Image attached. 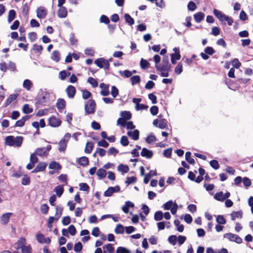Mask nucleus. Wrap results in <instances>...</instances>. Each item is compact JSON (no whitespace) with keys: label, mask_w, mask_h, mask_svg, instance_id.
<instances>
[{"label":"nucleus","mask_w":253,"mask_h":253,"mask_svg":"<svg viewBox=\"0 0 253 253\" xmlns=\"http://www.w3.org/2000/svg\"><path fill=\"white\" fill-rule=\"evenodd\" d=\"M71 138V134L67 133L65 134L63 138L59 142L58 150L59 152H65L67 147V143Z\"/></svg>","instance_id":"nucleus-1"},{"label":"nucleus","mask_w":253,"mask_h":253,"mask_svg":"<svg viewBox=\"0 0 253 253\" xmlns=\"http://www.w3.org/2000/svg\"><path fill=\"white\" fill-rule=\"evenodd\" d=\"M155 67L158 71H170L171 65L169 64L168 58L165 57L163 59L160 65H156Z\"/></svg>","instance_id":"nucleus-2"},{"label":"nucleus","mask_w":253,"mask_h":253,"mask_svg":"<svg viewBox=\"0 0 253 253\" xmlns=\"http://www.w3.org/2000/svg\"><path fill=\"white\" fill-rule=\"evenodd\" d=\"M50 94L47 91H42L39 95L38 102L39 104L45 105L49 101Z\"/></svg>","instance_id":"nucleus-3"},{"label":"nucleus","mask_w":253,"mask_h":253,"mask_svg":"<svg viewBox=\"0 0 253 253\" xmlns=\"http://www.w3.org/2000/svg\"><path fill=\"white\" fill-rule=\"evenodd\" d=\"M96 104L94 100H89L86 102L84 106L85 112L87 114H93L95 112Z\"/></svg>","instance_id":"nucleus-4"},{"label":"nucleus","mask_w":253,"mask_h":253,"mask_svg":"<svg viewBox=\"0 0 253 253\" xmlns=\"http://www.w3.org/2000/svg\"><path fill=\"white\" fill-rule=\"evenodd\" d=\"M94 63L100 68L109 70L110 64L109 61L104 58H99L95 60Z\"/></svg>","instance_id":"nucleus-5"},{"label":"nucleus","mask_w":253,"mask_h":253,"mask_svg":"<svg viewBox=\"0 0 253 253\" xmlns=\"http://www.w3.org/2000/svg\"><path fill=\"white\" fill-rule=\"evenodd\" d=\"M224 238H227L230 241L235 242L237 244H241L243 240L238 235L231 233H226L223 235Z\"/></svg>","instance_id":"nucleus-6"},{"label":"nucleus","mask_w":253,"mask_h":253,"mask_svg":"<svg viewBox=\"0 0 253 253\" xmlns=\"http://www.w3.org/2000/svg\"><path fill=\"white\" fill-rule=\"evenodd\" d=\"M120 188L119 186H116L115 187H110L105 191L104 193V196L105 197H110L115 192H118L120 191Z\"/></svg>","instance_id":"nucleus-7"},{"label":"nucleus","mask_w":253,"mask_h":253,"mask_svg":"<svg viewBox=\"0 0 253 253\" xmlns=\"http://www.w3.org/2000/svg\"><path fill=\"white\" fill-rule=\"evenodd\" d=\"M61 124V121L55 117L52 116L48 119V125L52 127H58Z\"/></svg>","instance_id":"nucleus-8"},{"label":"nucleus","mask_w":253,"mask_h":253,"mask_svg":"<svg viewBox=\"0 0 253 253\" xmlns=\"http://www.w3.org/2000/svg\"><path fill=\"white\" fill-rule=\"evenodd\" d=\"M36 239L38 242L41 244H49L51 242V240L49 238H46L43 234L40 233L37 235Z\"/></svg>","instance_id":"nucleus-9"},{"label":"nucleus","mask_w":253,"mask_h":253,"mask_svg":"<svg viewBox=\"0 0 253 253\" xmlns=\"http://www.w3.org/2000/svg\"><path fill=\"white\" fill-rule=\"evenodd\" d=\"M47 166V164L45 162H40L36 168L32 171V173H36L40 171H42L45 170Z\"/></svg>","instance_id":"nucleus-10"},{"label":"nucleus","mask_w":253,"mask_h":253,"mask_svg":"<svg viewBox=\"0 0 253 253\" xmlns=\"http://www.w3.org/2000/svg\"><path fill=\"white\" fill-rule=\"evenodd\" d=\"M100 87L101 88L100 94L103 96H107L109 94V84L101 83L99 85Z\"/></svg>","instance_id":"nucleus-11"},{"label":"nucleus","mask_w":253,"mask_h":253,"mask_svg":"<svg viewBox=\"0 0 253 253\" xmlns=\"http://www.w3.org/2000/svg\"><path fill=\"white\" fill-rule=\"evenodd\" d=\"M127 134L134 140H137L139 139V131L137 129H135L133 131H128Z\"/></svg>","instance_id":"nucleus-12"},{"label":"nucleus","mask_w":253,"mask_h":253,"mask_svg":"<svg viewBox=\"0 0 253 253\" xmlns=\"http://www.w3.org/2000/svg\"><path fill=\"white\" fill-rule=\"evenodd\" d=\"M76 88L72 86L69 85L66 89V92L68 95V96L70 98H73L76 93Z\"/></svg>","instance_id":"nucleus-13"},{"label":"nucleus","mask_w":253,"mask_h":253,"mask_svg":"<svg viewBox=\"0 0 253 253\" xmlns=\"http://www.w3.org/2000/svg\"><path fill=\"white\" fill-rule=\"evenodd\" d=\"M141 155L142 157H145L147 159H150L153 155V153L151 150H150L146 148H143L141 152Z\"/></svg>","instance_id":"nucleus-14"},{"label":"nucleus","mask_w":253,"mask_h":253,"mask_svg":"<svg viewBox=\"0 0 253 253\" xmlns=\"http://www.w3.org/2000/svg\"><path fill=\"white\" fill-rule=\"evenodd\" d=\"M214 15L221 21L223 22L225 20L227 15L222 13L220 11L214 9L213 10Z\"/></svg>","instance_id":"nucleus-15"},{"label":"nucleus","mask_w":253,"mask_h":253,"mask_svg":"<svg viewBox=\"0 0 253 253\" xmlns=\"http://www.w3.org/2000/svg\"><path fill=\"white\" fill-rule=\"evenodd\" d=\"M12 213L7 212L3 214L0 218L1 222L3 225H6L9 222L10 216L12 215Z\"/></svg>","instance_id":"nucleus-16"},{"label":"nucleus","mask_w":253,"mask_h":253,"mask_svg":"<svg viewBox=\"0 0 253 253\" xmlns=\"http://www.w3.org/2000/svg\"><path fill=\"white\" fill-rule=\"evenodd\" d=\"M30 118L28 115L23 117L21 119L16 121L15 123V126L16 127H22L24 126L25 123Z\"/></svg>","instance_id":"nucleus-17"},{"label":"nucleus","mask_w":253,"mask_h":253,"mask_svg":"<svg viewBox=\"0 0 253 253\" xmlns=\"http://www.w3.org/2000/svg\"><path fill=\"white\" fill-rule=\"evenodd\" d=\"M205 14L202 12H198L194 14V18L197 23L201 22L205 17Z\"/></svg>","instance_id":"nucleus-18"},{"label":"nucleus","mask_w":253,"mask_h":253,"mask_svg":"<svg viewBox=\"0 0 253 253\" xmlns=\"http://www.w3.org/2000/svg\"><path fill=\"white\" fill-rule=\"evenodd\" d=\"M134 206V205L133 203L130 201H126L125 205L122 207V209L125 213H127L129 208H133Z\"/></svg>","instance_id":"nucleus-19"},{"label":"nucleus","mask_w":253,"mask_h":253,"mask_svg":"<svg viewBox=\"0 0 253 253\" xmlns=\"http://www.w3.org/2000/svg\"><path fill=\"white\" fill-rule=\"evenodd\" d=\"M57 14L60 18H65L67 15V10L65 7H60Z\"/></svg>","instance_id":"nucleus-20"},{"label":"nucleus","mask_w":253,"mask_h":253,"mask_svg":"<svg viewBox=\"0 0 253 253\" xmlns=\"http://www.w3.org/2000/svg\"><path fill=\"white\" fill-rule=\"evenodd\" d=\"M157 175V172L156 170H150L148 173H147L144 178V183L145 184H147L151 177L153 176H156Z\"/></svg>","instance_id":"nucleus-21"},{"label":"nucleus","mask_w":253,"mask_h":253,"mask_svg":"<svg viewBox=\"0 0 253 253\" xmlns=\"http://www.w3.org/2000/svg\"><path fill=\"white\" fill-rule=\"evenodd\" d=\"M37 17L39 18H44L45 17L47 13L43 8H38L37 10Z\"/></svg>","instance_id":"nucleus-22"},{"label":"nucleus","mask_w":253,"mask_h":253,"mask_svg":"<svg viewBox=\"0 0 253 253\" xmlns=\"http://www.w3.org/2000/svg\"><path fill=\"white\" fill-rule=\"evenodd\" d=\"M17 97V94H10L6 100L4 107L8 106L12 102L16 100Z\"/></svg>","instance_id":"nucleus-23"},{"label":"nucleus","mask_w":253,"mask_h":253,"mask_svg":"<svg viewBox=\"0 0 253 253\" xmlns=\"http://www.w3.org/2000/svg\"><path fill=\"white\" fill-rule=\"evenodd\" d=\"M51 59L52 60L58 62L60 59V54L59 52L57 50L53 51L51 55Z\"/></svg>","instance_id":"nucleus-24"},{"label":"nucleus","mask_w":253,"mask_h":253,"mask_svg":"<svg viewBox=\"0 0 253 253\" xmlns=\"http://www.w3.org/2000/svg\"><path fill=\"white\" fill-rule=\"evenodd\" d=\"M78 162L79 165H80L83 167H85L88 165L89 160H88V158H87L85 156H84V157H82L80 158H79Z\"/></svg>","instance_id":"nucleus-25"},{"label":"nucleus","mask_w":253,"mask_h":253,"mask_svg":"<svg viewBox=\"0 0 253 253\" xmlns=\"http://www.w3.org/2000/svg\"><path fill=\"white\" fill-rule=\"evenodd\" d=\"M243 212L241 211H233L231 213V220H234L236 218H241L242 217Z\"/></svg>","instance_id":"nucleus-26"},{"label":"nucleus","mask_w":253,"mask_h":253,"mask_svg":"<svg viewBox=\"0 0 253 253\" xmlns=\"http://www.w3.org/2000/svg\"><path fill=\"white\" fill-rule=\"evenodd\" d=\"M23 138L22 136L14 137V146L20 147L21 146Z\"/></svg>","instance_id":"nucleus-27"},{"label":"nucleus","mask_w":253,"mask_h":253,"mask_svg":"<svg viewBox=\"0 0 253 253\" xmlns=\"http://www.w3.org/2000/svg\"><path fill=\"white\" fill-rule=\"evenodd\" d=\"M54 191L56 193L58 197H60L64 192V188L63 186L58 185L55 187Z\"/></svg>","instance_id":"nucleus-28"},{"label":"nucleus","mask_w":253,"mask_h":253,"mask_svg":"<svg viewBox=\"0 0 253 253\" xmlns=\"http://www.w3.org/2000/svg\"><path fill=\"white\" fill-rule=\"evenodd\" d=\"M96 174L99 179H101L106 177V171L104 169L100 168L97 170Z\"/></svg>","instance_id":"nucleus-29"},{"label":"nucleus","mask_w":253,"mask_h":253,"mask_svg":"<svg viewBox=\"0 0 253 253\" xmlns=\"http://www.w3.org/2000/svg\"><path fill=\"white\" fill-rule=\"evenodd\" d=\"M32 85L33 84L30 80L26 79L24 81L23 84V87L26 89L27 90H30L32 88Z\"/></svg>","instance_id":"nucleus-30"},{"label":"nucleus","mask_w":253,"mask_h":253,"mask_svg":"<svg viewBox=\"0 0 253 253\" xmlns=\"http://www.w3.org/2000/svg\"><path fill=\"white\" fill-rule=\"evenodd\" d=\"M25 240L24 238L20 239L16 244L15 248L17 249H22L23 247H25Z\"/></svg>","instance_id":"nucleus-31"},{"label":"nucleus","mask_w":253,"mask_h":253,"mask_svg":"<svg viewBox=\"0 0 253 253\" xmlns=\"http://www.w3.org/2000/svg\"><path fill=\"white\" fill-rule=\"evenodd\" d=\"M56 210L55 218L56 220H58L62 215L63 208L60 206H57L56 208Z\"/></svg>","instance_id":"nucleus-32"},{"label":"nucleus","mask_w":253,"mask_h":253,"mask_svg":"<svg viewBox=\"0 0 253 253\" xmlns=\"http://www.w3.org/2000/svg\"><path fill=\"white\" fill-rule=\"evenodd\" d=\"M66 102L63 99L59 98L57 100L56 107L58 109H62L65 107Z\"/></svg>","instance_id":"nucleus-33"},{"label":"nucleus","mask_w":253,"mask_h":253,"mask_svg":"<svg viewBox=\"0 0 253 253\" xmlns=\"http://www.w3.org/2000/svg\"><path fill=\"white\" fill-rule=\"evenodd\" d=\"M16 12L13 9L10 10L8 16V22L9 23H11L15 17Z\"/></svg>","instance_id":"nucleus-34"},{"label":"nucleus","mask_w":253,"mask_h":253,"mask_svg":"<svg viewBox=\"0 0 253 253\" xmlns=\"http://www.w3.org/2000/svg\"><path fill=\"white\" fill-rule=\"evenodd\" d=\"M35 153L41 157L47 155L43 147L37 148Z\"/></svg>","instance_id":"nucleus-35"},{"label":"nucleus","mask_w":253,"mask_h":253,"mask_svg":"<svg viewBox=\"0 0 253 253\" xmlns=\"http://www.w3.org/2000/svg\"><path fill=\"white\" fill-rule=\"evenodd\" d=\"M118 170L119 171L122 172L123 173H126L129 170V168L126 165H124L123 164H120L118 166Z\"/></svg>","instance_id":"nucleus-36"},{"label":"nucleus","mask_w":253,"mask_h":253,"mask_svg":"<svg viewBox=\"0 0 253 253\" xmlns=\"http://www.w3.org/2000/svg\"><path fill=\"white\" fill-rule=\"evenodd\" d=\"M93 148V144L91 142H88L86 144V147L84 149V152L86 153H90Z\"/></svg>","instance_id":"nucleus-37"},{"label":"nucleus","mask_w":253,"mask_h":253,"mask_svg":"<svg viewBox=\"0 0 253 253\" xmlns=\"http://www.w3.org/2000/svg\"><path fill=\"white\" fill-rule=\"evenodd\" d=\"M121 115L123 117V119L125 121L130 119L131 117V113L129 112L126 111L122 112Z\"/></svg>","instance_id":"nucleus-38"},{"label":"nucleus","mask_w":253,"mask_h":253,"mask_svg":"<svg viewBox=\"0 0 253 253\" xmlns=\"http://www.w3.org/2000/svg\"><path fill=\"white\" fill-rule=\"evenodd\" d=\"M132 85L136 84L140 82V78L138 75L133 76L130 79Z\"/></svg>","instance_id":"nucleus-39"},{"label":"nucleus","mask_w":253,"mask_h":253,"mask_svg":"<svg viewBox=\"0 0 253 253\" xmlns=\"http://www.w3.org/2000/svg\"><path fill=\"white\" fill-rule=\"evenodd\" d=\"M49 169L58 170L61 169V166L58 163L54 161L49 164Z\"/></svg>","instance_id":"nucleus-40"},{"label":"nucleus","mask_w":253,"mask_h":253,"mask_svg":"<svg viewBox=\"0 0 253 253\" xmlns=\"http://www.w3.org/2000/svg\"><path fill=\"white\" fill-rule=\"evenodd\" d=\"M157 141V138L156 136L152 134H151L147 136L146 138V141L147 143L149 144H151L152 143L155 142Z\"/></svg>","instance_id":"nucleus-41"},{"label":"nucleus","mask_w":253,"mask_h":253,"mask_svg":"<svg viewBox=\"0 0 253 253\" xmlns=\"http://www.w3.org/2000/svg\"><path fill=\"white\" fill-rule=\"evenodd\" d=\"M214 198L216 200L219 201H223L225 200V198L224 197V194L221 191L215 193L214 196Z\"/></svg>","instance_id":"nucleus-42"},{"label":"nucleus","mask_w":253,"mask_h":253,"mask_svg":"<svg viewBox=\"0 0 253 253\" xmlns=\"http://www.w3.org/2000/svg\"><path fill=\"white\" fill-rule=\"evenodd\" d=\"M5 143L10 146H13L14 136L11 135L7 136L5 138Z\"/></svg>","instance_id":"nucleus-43"},{"label":"nucleus","mask_w":253,"mask_h":253,"mask_svg":"<svg viewBox=\"0 0 253 253\" xmlns=\"http://www.w3.org/2000/svg\"><path fill=\"white\" fill-rule=\"evenodd\" d=\"M124 17L126 22L129 25H132L134 24V19L128 14H125Z\"/></svg>","instance_id":"nucleus-44"},{"label":"nucleus","mask_w":253,"mask_h":253,"mask_svg":"<svg viewBox=\"0 0 253 253\" xmlns=\"http://www.w3.org/2000/svg\"><path fill=\"white\" fill-rule=\"evenodd\" d=\"M150 65V63L148 62L147 60L141 58L140 62V65L141 68L142 69H145L148 68Z\"/></svg>","instance_id":"nucleus-45"},{"label":"nucleus","mask_w":253,"mask_h":253,"mask_svg":"<svg viewBox=\"0 0 253 253\" xmlns=\"http://www.w3.org/2000/svg\"><path fill=\"white\" fill-rule=\"evenodd\" d=\"M163 218V213L161 211H157L155 213L154 219L156 221H160Z\"/></svg>","instance_id":"nucleus-46"},{"label":"nucleus","mask_w":253,"mask_h":253,"mask_svg":"<svg viewBox=\"0 0 253 253\" xmlns=\"http://www.w3.org/2000/svg\"><path fill=\"white\" fill-rule=\"evenodd\" d=\"M115 232L116 234H123L124 232V227L121 224H119L117 225Z\"/></svg>","instance_id":"nucleus-47"},{"label":"nucleus","mask_w":253,"mask_h":253,"mask_svg":"<svg viewBox=\"0 0 253 253\" xmlns=\"http://www.w3.org/2000/svg\"><path fill=\"white\" fill-rule=\"evenodd\" d=\"M119 73L122 76L124 77V78H129L131 77V76L132 74V72L127 70H125L124 71H120L119 72Z\"/></svg>","instance_id":"nucleus-48"},{"label":"nucleus","mask_w":253,"mask_h":253,"mask_svg":"<svg viewBox=\"0 0 253 253\" xmlns=\"http://www.w3.org/2000/svg\"><path fill=\"white\" fill-rule=\"evenodd\" d=\"M174 203L172 201H169L163 205V208L165 210H169L173 206Z\"/></svg>","instance_id":"nucleus-49"},{"label":"nucleus","mask_w":253,"mask_h":253,"mask_svg":"<svg viewBox=\"0 0 253 253\" xmlns=\"http://www.w3.org/2000/svg\"><path fill=\"white\" fill-rule=\"evenodd\" d=\"M23 112L26 114L31 113L33 112V110L32 108H30L29 105L27 104H24L23 109Z\"/></svg>","instance_id":"nucleus-50"},{"label":"nucleus","mask_w":253,"mask_h":253,"mask_svg":"<svg viewBox=\"0 0 253 253\" xmlns=\"http://www.w3.org/2000/svg\"><path fill=\"white\" fill-rule=\"evenodd\" d=\"M185 159L190 164H193L195 163L194 159L191 157V153L190 152H186Z\"/></svg>","instance_id":"nucleus-51"},{"label":"nucleus","mask_w":253,"mask_h":253,"mask_svg":"<svg viewBox=\"0 0 253 253\" xmlns=\"http://www.w3.org/2000/svg\"><path fill=\"white\" fill-rule=\"evenodd\" d=\"M104 250L106 251L109 253H112L114 251V248L111 244H108L103 247Z\"/></svg>","instance_id":"nucleus-52"},{"label":"nucleus","mask_w":253,"mask_h":253,"mask_svg":"<svg viewBox=\"0 0 253 253\" xmlns=\"http://www.w3.org/2000/svg\"><path fill=\"white\" fill-rule=\"evenodd\" d=\"M91 96V93L86 89L82 90V97L84 99H88Z\"/></svg>","instance_id":"nucleus-53"},{"label":"nucleus","mask_w":253,"mask_h":253,"mask_svg":"<svg viewBox=\"0 0 253 253\" xmlns=\"http://www.w3.org/2000/svg\"><path fill=\"white\" fill-rule=\"evenodd\" d=\"M120 143L124 146H127L129 144L127 137L125 135L123 136L121 138Z\"/></svg>","instance_id":"nucleus-54"},{"label":"nucleus","mask_w":253,"mask_h":253,"mask_svg":"<svg viewBox=\"0 0 253 253\" xmlns=\"http://www.w3.org/2000/svg\"><path fill=\"white\" fill-rule=\"evenodd\" d=\"M116 253H130V251L125 247H120L117 248Z\"/></svg>","instance_id":"nucleus-55"},{"label":"nucleus","mask_w":253,"mask_h":253,"mask_svg":"<svg viewBox=\"0 0 253 253\" xmlns=\"http://www.w3.org/2000/svg\"><path fill=\"white\" fill-rule=\"evenodd\" d=\"M30 161L34 165L39 161V159L36 156V153H34L31 154Z\"/></svg>","instance_id":"nucleus-56"},{"label":"nucleus","mask_w":253,"mask_h":253,"mask_svg":"<svg viewBox=\"0 0 253 253\" xmlns=\"http://www.w3.org/2000/svg\"><path fill=\"white\" fill-rule=\"evenodd\" d=\"M87 82L91 84L93 87H96L98 86L97 82L92 77H89L87 80Z\"/></svg>","instance_id":"nucleus-57"},{"label":"nucleus","mask_w":253,"mask_h":253,"mask_svg":"<svg viewBox=\"0 0 253 253\" xmlns=\"http://www.w3.org/2000/svg\"><path fill=\"white\" fill-rule=\"evenodd\" d=\"M33 49L35 52H39L41 53L43 49V47L41 45L35 44L33 46Z\"/></svg>","instance_id":"nucleus-58"},{"label":"nucleus","mask_w":253,"mask_h":253,"mask_svg":"<svg viewBox=\"0 0 253 253\" xmlns=\"http://www.w3.org/2000/svg\"><path fill=\"white\" fill-rule=\"evenodd\" d=\"M216 220L220 224H225L226 223V220L222 215H218L216 217Z\"/></svg>","instance_id":"nucleus-59"},{"label":"nucleus","mask_w":253,"mask_h":253,"mask_svg":"<svg viewBox=\"0 0 253 253\" xmlns=\"http://www.w3.org/2000/svg\"><path fill=\"white\" fill-rule=\"evenodd\" d=\"M158 127L161 129L166 128L167 127V121L164 119L161 120L159 122Z\"/></svg>","instance_id":"nucleus-60"},{"label":"nucleus","mask_w":253,"mask_h":253,"mask_svg":"<svg viewBox=\"0 0 253 253\" xmlns=\"http://www.w3.org/2000/svg\"><path fill=\"white\" fill-rule=\"evenodd\" d=\"M168 241L172 245H175L177 242V237L175 235H170L168 238Z\"/></svg>","instance_id":"nucleus-61"},{"label":"nucleus","mask_w":253,"mask_h":253,"mask_svg":"<svg viewBox=\"0 0 253 253\" xmlns=\"http://www.w3.org/2000/svg\"><path fill=\"white\" fill-rule=\"evenodd\" d=\"M187 8L189 10L194 11L196 9L197 6L194 2L191 1L188 3Z\"/></svg>","instance_id":"nucleus-62"},{"label":"nucleus","mask_w":253,"mask_h":253,"mask_svg":"<svg viewBox=\"0 0 253 253\" xmlns=\"http://www.w3.org/2000/svg\"><path fill=\"white\" fill-rule=\"evenodd\" d=\"M48 210H49V207L46 204H42L41 207V212L43 214H47L48 212Z\"/></svg>","instance_id":"nucleus-63"},{"label":"nucleus","mask_w":253,"mask_h":253,"mask_svg":"<svg viewBox=\"0 0 253 253\" xmlns=\"http://www.w3.org/2000/svg\"><path fill=\"white\" fill-rule=\"evenodd\" d=\"M68 233H69L72 236H74L76 234V229L74 225H70L68 229Z\"/></svg>","instance_id":"nucleus-64"}]
</instances>
